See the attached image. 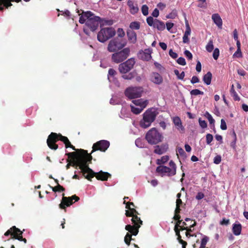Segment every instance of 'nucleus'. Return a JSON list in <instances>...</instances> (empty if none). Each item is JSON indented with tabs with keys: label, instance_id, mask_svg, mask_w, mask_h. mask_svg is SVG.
Segmentation results:
<instances>
[{
	"label": "nucleus",
	"instance_id": "e433bc0d",
	"mask_svg": "<svg viewBox=\"0 0 248 248\" xmlns=\"http://www.w3.org/2000/svg\"><path fill=\"white\" fill-rule=\"evenodd\" d=\"M146 21L149 26L153 27L155 23V19L152 16H149L147 18Z\"/></svg>",
	"mask_w": 248,
	"mask_h": 248
},
{
	"label": "nucleus",
	"instance_id": "6e6d98bb",
	"mask_svg": "<svg viewBox=\"0 0 248 248\" xmlns=\"http://www.w3.org/2000/svg\"><path fill=\"white\" fill-rule=\"evenodd\" d=\"M190 223H186V222H183L182 225L181 226L180 229L181 231L187 229V228L189 227Z\"/></svg>",
	"mask_w": 248,
	"mask_h": 248
},
{
	"label": "nucleus",
	"instance_id": "0e129e2a",
	"mask_svg": "<svg viewBox=\"0 0 248 248\" xmlns=\"http://www.w3.org/2000/svg\"><path fill=\"white\" fill-rule=\"evenodd\" d=\"M204 194L201 192H199L197 193V194L196 196V199L198 200H200L203 199L204 198Z\"/></svg>",
	"mask_w": 248,
	"mask_h": 248
},
{
	"label": "nucleus",
	"instance_id": "f03ea898",
	"mask_svg": "<svg viewBox=\"0 0 248 248\" xmlns=\"http://www.w3.org/2000/svg\"><path fill=\"white\" fill-rule=\"evenodd\" d=\"M138 212L134 208L129 210L125 211V215L126 217H131V221L133 225L128 224L125 226V229L128 231L125 235L124 239V242L128 246L130 244V242L132 240V235H137L139 232V228L142 224V221L140 218L138 216Z\"/></svg>",
	"mask_w": 248,
	"mask_h": 248
},
{
	"label": "nucleus",
	"instance_id": "de8ad7c7",
	"mask_svg": "<svg viewBox=\"0 0 248 248\" xmlns=\"http://www.w3.org/2000/svg\"><path fill=\"white\" fill-rule=\"evenodd\" d=\"M243 57L241 49H237V50L233 55V57L242 58Z\"/></svg>",
	"mask_w": 248,
	"mask_h": 248
},
{
	"label": "nucleus",
	"instance_id": "4c0bfd02",
	"mask_svg": "<svg viewBox=\"0 0 248 248\" xmlns=\"http://www.w3.org/2000/svg\"><path fill=\"white\" fill-rule=\"evenodd\" d=\"M118 36L120 38H123L125 36V32L122 28H118L117 31Z\"/></svg>",
	"mask_w": 248,
	"mask_h": 248
},
{
	"label": "nucleus",
	"instance_id": "bf43d9fd",
	"mask_svg": "<svg viewBox=\"0 0 248 248\" xmlns=\"http://www.w3.org/2000/svg\"><path fill=\"white\" fill-rule=\"evenodd\" d=\"M169 53L170 56L173 59H176L178 57V54L176 52H173L171 49L170 50Z\"/></svg>",
	"mask_w": 248,
	"mask_h": 248
},
{
	"label": "nucleus",
	"instance_id": "7ed1b4c3",
	"mask_svg": "<svg viewBox=\"0 0 248 248\" xmlns=\"http://www.w3.org/2000/svg\"><path fill=\"white\" fill-rule=\"evenodd\" d=\"M79 15L80 16L79 22L80 24L85 23V26L87 28L83 29L84 32L87 35H89L88 29H90L92 31H95L98 27L101 21L99 16H95L93 12L89 11H83L82 14H79Z\"/></svg>",
	"mask_w": 248,
	"mask_h": 248
},
{
	"label": "nucleus",
	"instance_id": "a19ab883",
	"mask_svg": "<svg viewBox=\"0 0 248 248\" xmlns=\"http://www.w3.org/2000/svg\"><path fill=\"white\" fill-rule=\"evenodd\" d=\"M209 240V238L207 236H204L203 238L202 239L201 246L202 248H205L206 245Z\"/></svg>",
	"mask_w": 248,
	"mask_h": 248
},
{
	"label": "nucleus",
	"instance_id": "6e6552de",
	"mask_svg": "<svg viewBox=\"0 0 248 248\" xmlns=\"http://www.w3.org/2000/svg\"><path fill=\"white\" fill-rule=\"evenodd\" d=\"M145 139L150 144H156L162 141L163 136L155 128H152L146 133Z\"/></svg>",
	"mask_w": 248,
	"mask_h": 248
},
{
	"label": "nucleus",
	"instance_id": "4468645a",
	"mask_svg": "<svg viewBox=\"0 0 248 248\" xmlns=\"http://www.w3.org/2000/svg\"><path fill=\"white\" fill-rule=\"evenodd\" d=\"M62 196L61 203L59 204V207L62 209H65L66 206H69L73 204V200H75V202H78L79 200V198L76 195L66 197H64V194L63 193Z\"/></svg>",
	"mask_w": 248,
	"mask_h": 248
},
{
	"label": "nucleus",
	"instance_id": "4d7b16f0",
	"mask_svg": "<svg viewBox=\"0 0 248 248\" xmlns=\"http://www.w3.org/2000/svg\"><path fill=\"white\" fill-rule=\"evenodd\" d=\"M227 125H226V122L225 121V120L223 119H222L221 120V124H220V128L222 129V130H226L227 129Z\"/></svg>",
	"mask_w": 248,
	"mask_h": 248
},
{
	"label": "nucleus",
	"instance_id": "680f3d73",
	"mask_svg": "<svg viewBox=\"0 0 248 248\" xmlns=\"http://www.w3.org/2000/svg\"><path fill=\"white\" fill-rule=\"evenodd\" d=\"M200 79L197 76H193L191 80V83L192 84L198 83Z\"/></svg>",
	"mask_w": 248,
	"mask_h": 248
},
{
	"label": "nucleus",
	"instance_id": "69168bd1",
	"mask_svg": "<svg viewBox=\"0 0 248 248\" xmlns=\"http://www.w3.org/2000/svg\"><path fill=\"white\" fill-rule=\"evenodd\" d=\"M233 36L234 39L236 41H239L238 36V32L236 29H234V31H233Z\"/></svg>",
	"mask_w": 248,
	"mask_h": 248
},
{
	"label": "nucleus",
	"instance_id": "5701e85b",
	"mask_svg": "<svg viewBox=\"0 0 248 248\" xmlns=\"http://www.w3.org/2000/svg\"><path fill=\"white\" fill-rule=\"evenodd\" d=\"M127 5L130 8V12L131 14L135 15L139 11V8L137 5H134L133 1L129 0L127 1Z\"/></svg>",
	"mask_w": 248,
	"mask_h": 248
},
{
	"label": "nucleus",
	"instance_id": "3c124183",
	"mask_svg": "<svg viewBox=\"0 0 248 248\" xmlns=\"http://www.w3.org/2000/svg\"><path fill=\"white\" fill-rule=\"evenodd\" d=\"M177 62L181 65H185L186 64V62L185 59L183 57H180L177 60Z\"/></svg>",
	"mask_w": 248,
	"mask_h": 248
},
{
	"label": "nucleus",
	"instance_id": "c03bdc74",
	"mask_svg": "<svg viewBox=\"0 0 248 248\" xmlns=\"http://www.w3.org/2000/svg\"><path fill=\"white\" fill-rule=\"evenodd\" d=\"M177 221L176 223L174 226V230H181L180 228L181 227V226L182 225V222L183 221L182 220L180 219L177 220Z\"/></svg>",
	"mask_w": 248,
	"mask_h": 248
},
{
	"label": "nucleus",
	"instance_id": "a211bd4d",
	"mask_svg": "<svg viewBox=\"0 0 248 248\" xmlns=\"http://www.w3.org/2000/svg\"><path fill=\"white\" fill-rule=\"evenodd\" d=\"M128 41L132 44H135L137 42V34L132 30H127L126 31Z\"/></svg>",
	"mask_w": 248,
	"mask_h": 248
},
{
	"label": "nucleus",
	"instance_id": "864d4df0",
	"mask_svg": "<svg viewBox=\"0 0 248 248\" xmlns=\"http://www.w3.org/2000/svg\"><path fill=\"white\" fill-rule=\"evenodd\" d=\"M232 96L233 97L234 101H239L240 100V97L237 94L236 92L231 93Z\"/></svg>",
	"mask_w": 248,
	"mask_h": 248
},
{
	"label": "nucleus",
	"instance_id": "473e14b6",
	"mask_svg": "<svg viewBox=\"0 0 248 248\" xmlns=\"http://www.w3.org/2000/svg\"><path fill=\"white\" fill-rule=\"evenodd\" d=\"M206 50L209 52H212L214 49L213 42L212 40H210L206 46Z\"/></svg>",
	"mask_w": 248,
	"mask_h": 248
},
{
	"label": "nucleus",
	"instance_id": "37998d69",
	"mask_svg": "<svg viewBox=\"0 0 248 248\" xmlns=\"http://www.w3.org/2000/svg\"><path fill=\"white\" fill-rule=\"evenodd\" d=\"M205 116L208 119L210 124H214L215 120L213 118L211 115L208 112H206L205 113Z\"/></svg>",
	"mask_w": 248,
	"mask_h": 248
},
{
	"label": "nucleus",
	"instance_id": "13d9d810",
	"mask_svg": "<svg viewBox=\"0 0 248 248\" xmlns=\"http://www.w3.org/2000/svg\"><path fill=\"white\" fill-rule=\"evenodd\" d=\"M197 224L196 221H194V222L192 224H189V227L187 228V229L186 230V232H188L189 233L192 232V228L195 227Z\"/></svg>",
	"mask_w": 248,
	"mask_h": 248
},
{
	"label": "nucleus",
	"instance_id": "0eeeda50",
	"mask_svg": "<svg viewBox=\"0 0 248 248\" xmlns=\"http://www.w3.org/2000/svg\"><path fill=\"white\" fill-rule=\"evenodd\" d=\"M170 167L160 165L156 168V171L160 173L162 176L166 175L169 177L174 176L176 173V165L172 161L169 162Z\"/></svg>",
	"mask_w": 248,
	"mask_h": 248
},
{
	"label": "nucleus",
	"instance_id": "c9c22d12",
	"mask_svg": "<svg viewBox=\"0 0 248 248\" xmlns=\"http://www.w3.org/2000/svg\"><path fill=\"white\" fill-rule=\"evenodd\" d=\"M136 145L139 148H143L144 146V143L143 140L140 138L137 139L135 140Z\"/></svg>",
	"mask_w": 248,
	"mask_h": 248
},
{
	"label": "nucleus",
	"instance_id": "4be33fe9",
	"mask_svg": "<svg viewBox=\"0 0 248 248\" xmlns=\"http://www.w3.org/2000/svg\"><path fill=\"white\" fill-rule=\"evenodd\" d=\"M13 1L14 0H0V11H3L4 7L8 9L12 6L11 2Z\"/></svg>",
	"mask_w": 248,
	"mask_h": 248
},
{
	"label": "nucleus",
	"instance_id": "603ef678",
	"mask_svg": "<svg viewBox=\"0 0 248 248\" xmlns=\"http://www.w3.org/2000/svg\"><path fill=\"white\" fill-rule=\"evenodd\" d=\"M184 54L185 55V56L186 57V58L188 60H192V59L193 58V56H192V53L189 50H185L184 51Z\"/></svg>",
	"mask_w": 248,
	"mask_h": 248
},
{
	"label": "nucleus",
	"instance_id": "338daca9",
	"mask_svg": "<svg viewBox=\"0 0 248 248\" xmlns=\"http://www.w3.org/2000/svg\"><path fill=\"white\" fill-rule=\"evenodd\" d=\"M196 70L198 72H200L202 70V65L199 61H198L197 63Z\"/></svg>",
	"mask_w": 248,
	"mask_h": 248
},
{
	"label": "nucleus",
	"instance_id": "c756f323",
	"mask_svg": "<svg viewBox=\"0 0 248 248\" xmlns=\"http://www.w3.org/2000/svg\"><path fill=\"white\" fill-rule=\"evenodd\" d=\"M135 72H132L127 75H123L122 78L124 79L131 80L135 77Z\"/></svg>",
	"mask_w": 248,
	"mask_h": 248
},
{
	"label": "nucleus",
	"instance_id": "2eb2a0df",
	"mask_svg": "<svg viewBox=\"0 0 248 248\" xmlns=\"http://www.w3.org/2000/svg\"><path fill=\"white\" fill-rule=\"evenodd\" d=\"M109 142L108 140H101L97 141L93 144L91 154L97 150H99L101 152H105L109 147Z\"/></svg>",
	"mask_w": 248,
	"mask_h": 248
},
{
	"label": "nucleus",
	"instance_id": "f3484780",
	"mask_svg": "<svg viewBox=\"0 0 248 248\" xmlns=\"http://www.w3.org/2000/svg\"><path fill=\"white\" fill-rule=\"evenodd\" d=\"M150 79L153 83L159 85L163 82V78L159 73L153 72L151 74Z\"/></svg>",
	"mask_w": 248,
	"mask_h": 248
},
{
	"label": "nucleus",
	"instance_id": "cd10ccee",
	"mask_svg": "<svg viewBox=\"0 0 248 248\" xmlns=\"http://www.w3.org/2000/svg\"><path fill=\"white\" fill-rule=\"evenodd\" d=\"M129 30H138L140 28V23L138 21H133L130 23L129 25Z\"/></svg>",
	"mask_w": 248,
	"mask_h": 248
},
{
	"label": "nucleus",
	"instance_id": "bb28decb",
	"mask_svg": "<svg viewBox=\"0 0 248 248\" xmlns=\"http://www.w3.org/2000/svg\"><path fill=\"white\" fill-rule=\"evenodd\" d=\"M212 74L210 72H208L203 77V81L207 85H209L211 83Z\"/></svg>",
	"mask_w": 248,
	"mask_h": 248
},
{
	"label": "nucleus",
	"instance_id": "20e7f679",
	"mask_svg": "<svg viewBox=\"0 0 248 248\" xmlns=\"http://www.w3.org/2000/svg\"><path fill=\"white\" fill-rule=\"evenodd\" d=\"M58 140L63 142L66 148H71L74 150H77L75 147L71 144L67 137L62 136L60 133L54 132H51L48 136L46 140L47 146L51 149L56 150L58 148V145L56 144Z\"/></svg>",
	"mask_w": 248,
	"mask_h": 248
},
{
	"label": "nucleus",
	"instance_id": "e2e57ef3",
	"mask_svg": "<svg viewBox=\"0 0 248 248\" xmlns=\"http://www.w3.org/2000/svg\"><path fill=\"white\" fill-rule=\"evenodd\" d=\"M159 14V10L157 8H155L153 11V12L152 13V16L153 17H157L158 16Z\"/></svg>",
	"mask_w": 248,
	"mask_h": 248
},
{
	"label": "nucleus",
	"instance_id": "72a5a7b5",
	"mask_svg": "<svg viewBox=\"0 0 248 248\" xmlns=\"http://www.w3.org/2000/svg\"><path fill=\"white\" fill-rule=\"evenodd\" d=\"M232 135V137H233V140H232V141L231 142L230 145L233 149H234L235 148V146H236V139H237L236 135L234 131H233Z\"/></svg>",
	"mask_w": 248,
	"mask_h": 248
},
{
	"label": "nucleus",
	"instance_id": "f704fd0d",
	"mask_svg": "<svg viewBox=\"0 0 248 248\" xmlns=\"http://www.w3.org/2000/svg\"><path fill=\"white\" fill-rule=\"evenodd\" d=\"M117 74V72L116 71L112 69V68H110L108 70V79L109 80H110V78L111 77H112L113 78Z\"/></svg>",
	"mask_w": 248,
	"mask_h": 248
},
{
	"label": "nucleus",
	"instance_id": "393cba45",
	"mask_svg": "<svg viewBox=\"0 0 248 248\" xmlns=\"http://www.w3.org/2000/svg\"><path fill=\"white\" fill-rule=\"evenodd\" d=\"M153 27L156 28L159 31H163L165 29V25L163 22L155 19V23Z\"/></svg>",
	"mask_w": 248,
	"mask_h": 248
},
{
	"label": "nucleus",
	"instance_id": "8fccbe9b",
	"mask_svg": "<svg viewBox=\"0 0 248 248\" xmlns=\"http://www.w3.org/2000/svg\"><path fill=\"white\" fill-rule=\"evenodd\" d=\"M186 30L185 31V32L184 33V35L189 36L190 34L191 33V29L190 28V26L189 25L187 21L186 22Z\"/></svg>",
	"mask_w": 248,
	"mask_h": 248
},
{
	"label": "nucleus",
	"instance_id": "09e8293b",
	"mask_svg": "<svg viewBox=\"0 0 248 248\" xmlns=\"http://www.w3.org/2000/svg\"><path fill=\"white\" fill-rule=\"evenodd\" d=\"M199 123L200 126L202 128L207 127V124L205 121L202 120L201 118L199 119Z\"/></svg>",
	"mask_w": 248,
	"mask_h": 248
},
{
	"label": "nucleus",
	"instance_id": "ddd939ff",
	"mask_svg": "<svg viewBox=\"0 0 248 248\" xmlns=\"http://www.w3.org/2000/svg\"><path fill=\"white\" fill-rule=\"evenodd\" d=\"M142 90L141 88L129 87L124 92L126 96L130 99H134L140 97L141 96Z\"/></svg>",
	"mask_w": 248,
	"mask_h": 248
},
{
	"label": "nucleus",
	"instance_id": "ea45409f",
	"mask_svg": "<svg viewBox=\"0 0 248 248\" xmlns=\"http://www.w3.org/2000/svg\"><path fill=\"white\" fill-rule=\"evenodd\" d=\"M131 111L132 112L135 114H140L142 110V108H136L134 106H131Z\"/></svg>",
	"mask_w": 248,
	"mask_h": 248
},
{
	"label": "nucleus",
	"instance_id": "b1692460",
	"mask_svg": "<svg viewBox=\"0 0 248 248\" xmlns=\"http://www.w3.org/2000/svg\"><path fill=\"white\" fill-rule=\"evenodd\" d=\"M151 51L149 49H145L140 53L141 59L144 61H148L151 59Z\"/></svg>",
	"mask_w": 248,
	"mask_h": 248
},
{
	"label": "nucleus",
	"instance_id": "f257e3e1",
	"mask_svg": "<svg viewBox=\"0 0 248 248\" xmlns=\"http://www.w3.org/2000/svg\"><path fill=\"white\" fill-rule=\"evenodd\" d=\"M65 155L69 158L72 159V161H75L79 165V169L85 178L91 180L94 174V171L89 167V164L92 160L91 154H88L86 150L79 149L77 152L68 153Z\"/></svg>",
	"mask_w": 248,
	"mask_h": 248
},
{
	"label": "nucleus",
	"instance_id": "dca6fc26",
	"mask_svg": "<svg viewBox=\"0 0 248 248\" xmlns=\"http://www.w3.org/2000/svg\"><path fill=\"white\" fill-rule=\"evenodd\" d=\"M94 176H95L96 179L98 180L107 181L108 177L111 176V175L107 172H104L101 170L97 173L94 172L93 176L91 178V179Z\"/></svg>",
	"mask_w": 248,
	"mask_h": 248
},
{
	"label": "nucleus",
	"instance_id": "1a4fd4ad",
	"mask_svg": "<svg viewBox=\"0 0 248 248\" xmlns=\"http://www.w3.org/2000/svg\"><path fill=\"white\" fill-rule=\"evenodd\" d=\"M130 49L125 47L117 52H114L111 55V60L113 62L119 63L126 60L129 56Z\"/></svg>",
	"mask_w": 248,
	"mask_h": 248
},
{
	"label": "nucleus",
	"instance_id": "a878e982",
	"mask_svg": "<svg viewBox=\"0 0 248 248\" xmlns=\"http://www.w3.org/2000/svg\"><path fill=\"white\" fill-rule=\"evenodd\" d=\"M242 226L241 224H234L232 227V232L235 235H239L241 234Z\"/></svg>",
	"mask_w": 248,
	"mask_h": 248
},
{
	"label": "nucleus",
	"instance_id": "423d86ee",
	"mask_svg": "<svg viewBox=\"0 0 248 248\" xmlns=\"http://www.w3.org/2000/svg\"><path fill=\"white\" fill-rule=\"evenodd\" d=\"M126 45L127 41L125 39L115 37L109 41L107 50L110 52H117L124 48Z\"/></svg>",
	"mask_w": 248,
	"mask_h": 248
},
{
	"label": "nucleus",
	"instance_id": "6ab92c4d",
	"mask_svg": "<svg viewBox=\"0 0 248 248\" xmlns=\"http://www.w3.org/2000/svg\"><path fill=\"white\" fill-rule=\"evenodd\" d=\"M172 121L176 128L183 132L185 130V128L182 125L181 119L178 116H175L172 118Z\"/></svg>",
	"mask_w": 248,
	"mask_h": 248
},
{
	"label": "nucleus",
	"instance_id": "7c9ffc66",
	"mask_svg": "<svg viewBox=\"0 0 248 248\" xmlns=\"http://www.w3.org/2000/svg\"><path fill=\"white\" fill-rule=\"evenodd\" d=\"M169 159V156L168 155H165L161 157L160 159H157V164H164L167 162Z\"/></svg>",
	"mask_w": 248,
	"mask_h": 248
},
{
	"label": "nucleus",
	"instance_id": "39448f33",
	"mask_svg": "<svg viewBox=\"0 0 248 248\" xmlns=\"http://www.w3.org/2000/svg\"><path fill=\"white\" fill-rule=\"evenodd\" d=\"M158 112L153 108H149L143 114V118L140 122V125L143 128L149 127L155 120Z\"/></svg>",
	"mask_w": 248,
	"mask_h": 248
},
{
	"label": "nucleus",
	"instance_id": "f8f14e48",
	"mask_svg": "<svg viewBox=\"0 0 248 248\" xmlns=\"http://www.w3.org/2000/svg\"><path fill=\"white\" fill-rule=\"evenodd\" d=\"M135 63V59H129L126 62L119 64L118 68L119 71L121 73L126 74L133 68Z\"/></svg>",
	"mask_w": 248,
	"mask_h": 248
},
{
	"label": "nucleus",
	"instance_id": "a18cd8bd",
	"mask_svg": "<svg viewBox=\"0 0 248 248\" xmlns=\"http://www.w3.org/2000/svg\"><path fill=\"white\" fill-rule=\"evenodd\" d=\"M219 55V50L218 48H216L214 49L213 54V57L214 59L216 60H217Z\"/></svg>",
	"mask_w": 248,
	"mask_h": 248
},
{
	"label": "nucleus",
	"instance_id": "9d476101",
	"mask_svg": "<svg viewBox=\"0 0 248 248\" xmlns=\"http://www.w3.org/2000/svg\"><path fill=\"white\" fill-rule=\"evenodd\" d=\"M115 34V30L112 27L103 28L97 34V39L99 42L104 43Z\"/></svg>",
	"mask_w": 248,
	"mask_h": 248
},
{
	"label": "nucleus",
	"instance_id": "2f4dec72",
	"mask_svg": "<svg viewBox=\"0 0 248 248\" xmlns=\"http://www.w3.org/2000/svg\"><path fill=\"white\" fill-rule=\"evenodd\" d=\"M174 73L175 75L176 76H177V78L179 79L182 80V79H184V78L185 77V72L184 71H182L180 74L179 71L177 69H175L174 70Z\"/></svg>",
	"mask_w": 248,
	"mask_h": 248
},
{
	"label": "nucleus",
	"instance_id": "79ce46f5",
	"mask_svg": "<svg viewBox=\"0 0 248 248\" xmlns=\"http://www.w3.org/2000/svg\"><path fill=\"white\" fill-rule=\"evenodd\" d=\"M190 94L191 95H198L199 94H203V92L200 91L198 89H194L190 91Z\"/></svg>",
	"mask_w": 248,
	"mask_h": 248
},
{
	"label": "nucleus",
	"instance_id": "052dcab7",
	"mask_svg": "<svg viewBox=\"0 0 248 248\" xmlns=\"http://www.w3.org/2000/svg\"><path fill=\"white\" fill-rule=\"evenodd\" d=\"M177 16V14H176V11H172L171 13H170L167 16V17L168 18H171V19H173L174 18Z\"/></svg>",
	"mask_w": 248,
	"mask_h": 248
},
{
	"label": "nucleus",
	"instance_id": "49530a36",
	"mask_svg": "<svg viewBox=\"0 0 248 248\" xmlns=\"http://www.w3.org/2000/svg\"><path fill=\"white\" fill-rule=\"evenodd\" d=\"M213 140V137L212 135L210 134H207L206 135V141L207 144H210Z\"/></svg>",
	"mask_w": 248,
	"mask_h": 248
},
{
	"label": "nucleus",
	"instance_id": "5fc2aeb1",
	"mask_svg": "<svg viewBox=\"0 0 248 248\" xmlns=\"http://www.w3.org/2000/svg\"><path fill=\"white\" fill-rule=\"evenodd\" d=\"M221 161V157L219 155L216 156L214 159V163L216 164H219Z\"/></svg>",
	"mask_w": 248,
	"mask_h": 248
},
{
	"label": "nucleus",
	"instance_id": "c85d7f7f",
	"mask_svg": "<svg viewBox=\"0 0 248 248\" xmlns=\"http://www.w3.org/2000/svg\"><path fill=\"white\" fill-rule=\"evenodd\" d=\"M70 166H72L76 169H78V168L79 169V165L75 161H71L68 163L66 166V169H69Z\"/></svg>",
	"mask_w": 248,
	"mask_h": 248
},
{
	"label": "nucleus",
	"instance_id": "412c9836",
	"mask_svg": "<svg viewBox=\"0 0 248 248\" xmlns=\"http://www.w3.org/2000/svg\"><path fill=\"white\" fill-rule=\"evenodd\" d=\"M212 19L216 25L219 28H221L222 26V20L220 16L218 14H214L212 16Z\"/></svg>",
	"mask_w": 248,
	"mask_h": 248
},
{
	"label": "nucleus",
	"instance_id": "9b49d317",
	"mask_svg": "<svg viewBox=\"0 0 248 248\" xmlns=\"http://www.w3.org/2000/svg\"><path fill=\"white\" fill-rule=\"evenodd\" d=\"M23 232L20 229L14 226L8 230L4 234L5 236L11 235L12 239H17L20 241H23L24 243H27L26 238L22 237Z\"/></svg>",
	"mask_w": 248,
	"mask_h": 248
},
{
	"label": "nucleus",
	"instance_id": "774afa93",
	"mask_svg": "<svg viewBox=\"0 0 248 248\" xmlns=\"http://www.w3.org/2000/svg\"><path fill=\"white\" fill-rule=\"evenodd\" d=\"M183 42L185 44H188L189 42V39L188 38V36L184 35L183 37Z\"/></svg>",
	"mask_w": 248,
	"mask_h": 248
},
{
	"label": "nucleus",
	"instance_id": "aec40b11",
	"mask_svg": "<svg viewBox=\"0 0 248 248\" xmlns=\"http://www.w3.org/2000/svg\"><path fill=\"white\" fill-rule=\"evenodd\" d=\"M168 148V145H156L155 146L154 153L158 155H162L167 151Z\"/></svg>",
	"mask_w": 248,
	"mask_h": 248
},
{
	"label": "nucleus",
	"instance_id": "58836bf2",
	"mask_svg": "<svg viewBox=\"0 0 248 248\" xmlns=\"http://www.w3.org/2000/svg\"><path fill=\"white\" fill-rule=\"evenodd\" d=\"M141 10L142 13L144 16H146L148 15L149 8L146 5H143L141 7Z\"/></svg>",
	"mask_w": 248,
	"mask_h": 248
}]
</instances>
